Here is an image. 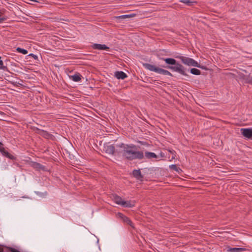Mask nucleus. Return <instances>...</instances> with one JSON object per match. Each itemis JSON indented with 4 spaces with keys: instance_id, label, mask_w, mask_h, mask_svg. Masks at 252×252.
Masks as SVG:
<instances>
[{
    "instance_id": "obj_1",
    "label": "nucleus",
    "mask_w": 252,
    "mask_h": 252,
    "mask_svg": "<svg viewBox=\"0 0 252 252\" xmlns=\"http://www.w3.org/2000/svg\"><path fill=\"white\" fill-rule=\"evenodd\" d=\"M169 52L165 49L159 50L156 53V56L159 60L164 61L167 65H161L162 67L170 69L173 71H175L179 74L189 78V76L187 73V68L182 64L178 63L175 59L173 58H164L162 56L169 55Z\"/></svg>"
},
{
    "instance_id": "obj_2",
    "label": "nucleus",
    "mask_w": 252,
    "mask_h": 252,
    "mask_svg": "<svg viewBox=\"0 0 252 252\" xmlns=\"http://www.w3.org/2000/svg\"><path fill=\"white\" fill-rule=\"evenodd\" d=\"M117 152L125 159L128 160L142 159L144 157L143 152L138 150V147L133 144H125L121 143L120 148Z\"/></svg>"
},
{
    "instance_id": "obj_3",
    "label": "nucleus",
    "mask_w": 252,
    "mask_h": 252,
    "mask_svg": "<svg viewBox=\"0 0 252 252\" xmlns=\"http://www.w3.org/2000/svg\"><path fill=\"white\" fill-rule=\"evenodd\" d=\"M143 66L146 68L147 69H148L151 71H154L156 73L163 74L164 75H168L170 76H173V74L168 70L164 69L161 68H159L158 67H157L154 65L148 63H145L143 64Z\"/></svg>"
},
{
    "instance_id": "obj_4",
    "label": "nucleus",
    "mask_w": 252,
    "mask_h": 252,
    "mask_svg": "<svg viewBox=\"0 0 252 252\" xmlns=\"http://www.w3.org/2000/svg\"><path fill=\"white\" fill-rule=\"evenodd\" d=\"M175 58L180 59L182 61V63L185 65L189 66L197 67L202 69L205 68V67L202 66L196 61L192 58L182 56H175Z\"/></svg>"
},
{
    "instance_id": "obj_5",
    "label": "nucleus",
    "mask_w": 252,
    "mask_h": 252,
    "mask_svg": "<svg viewBox=\"0 0 252 252\" xmlns=\"http://www.w3.org/2000/svg\"><path fill=\"white\" fill-rule=\"evenodd\" d=\"M112 200L118 205H120L124 207L131 208L134 206V203H131L129 201H124L121 197L116 194H112Z\"/></svg>"
},
{
    "instance_id": "obj_6",
    "label": "nucleus",
    "mask_w": 252,
    "mask_h": 252,
    "mask_svg": "<svg viewBox=\"0 0 252 252\" xmlns=\"http://www.w3.org/2000/svg\"><path fill=\"white\" fill-rule=\"evenodd\" d=\"M119 148H120V144L117 145L115 147L112 144L107 143L104 144L103 150L108 154L119 157L120 155L117 152V150Z\"/></svg>"
},
{
    "instance_id": "obj_7",
    "label": "nucleus",
    "mask_w": 252,
    "mask_h": 252,
    "mask_svg": "<svg viewBox=\"0 0 252 252\" xmlns=\"http://www.w3.org/2000/svg\"><path fill=\"white\" fill-rule=\"evenodd\" d=\"M34 129L36 131V133L44 137L45 138L51 140H53L54 138V136L53 134L49 133L47 131L40 129L37 127L34 128Z\"/></svg>"
},
{
    "instance_id": "obj_8",
    "label": "nucleus",
    "mask_w": 252,
    "mask_h": 252,
    "mask_svg": "<svg viewBox=\"0 0 252 252\" xmlns=\"http://www.w3.org/2000/svg\"><path fill=\"white\" fill-rule=\"evenodd\" d=\"M241 132L245 138L252 140V127L242 128L241 129Z\"/></svg>"
},
{
    "instance_id": "obj_9",
    "label": "nucleus",
    "mask_w": 252,
    "mask_h": 252,
    "mask_svg": "<svg viewBox=\"0 0 252 252\" xmlns=\"http://www.w3.org/2000/svg\"><path fill=\"white\" fill-rule=\"evenodd\" d=\"M92 48L93 49H96V50H106L109 51V47L107 46L105 44H97L94 43L92 45Z\"/></svg>"
},
{
    "instance_id": "obj_10",
    "label": "nucleus",
    "mask_w": 252,
    "mask_h": 252,
    "mask_svg": "<svg viewBox=\"0 0 252 252\" xmlns=\"http://www.w3.org/2000/svg\"><path fill=\"white\" fill-rule=\"evenodd\" d=\"M133 176L140 181H143L144 176L142 175L140 169L134 170L132 171Z\"/></svg>"
},
{
    "instance_id": "obj_11",
    "label": "nucleus",
    "mask_w": 252,
    "mask_h": 252,
    "mask_svg": "<svg viewBox=\"0 0 252 252\" xmlns=\"http://www.w3.org/2000/svg\"><path fill=\"white\" fill-rule=\"evenodd\" d=\"M119 217L123 220V221L128 225H130L132 227L134 228L133 223L131 220L127 217L124 216L123 214L119 213L118 214Z\"/></svg>"
},
{
    "instance_id": "obj_12",
    "label": "nucleus",
    "mask_w": 252,
    "mask_h": 252,
    "mask_svg": "<svg viewBox=\"0 0 252 252\" xmlns=\"http://www.w3.org/2000/svg\"><path fill=\"white\" fill-rule=\"evenodd\" d=\"M114 76L118 79L124 80L127 77V75L126 73L122 71H117L115 72Z\"/></svg>"
},
{
    "instance_id": "obj_13",
    "label": "nucleus",
    "mask_w": 252,
    "mask_h": 252,
    "mask_svg": "<svg viewBox=\"0 0 252 252\" xmlns=\"http://www.w3.org/2000/svg\"><path fill=\"white\" fill-rule=\"evenodd\" d=\"M0 152H1L3 156L7 157L10 159L13 160L15 159V158L6 151L3 147H0Z\"/></svg>"
},
{
    "instance_id": "obj_14",
    "label": "nucleus",
    "mask_w": 252,
    "mask_h": 252,
    "mask_svg": "<svg viewBox=\"0 0 252 252\" xmlns=\"http://www.w3.org/2000/svg\"><path fill=\"white\" fill-rule=\"evenodd\" d=\"M145 156L146 158L148 159H151L152 158H158V156L155 153L148 151L145 152Z\"/></svg>"
},
{
    "instance_id": "obj_15",
    "label": "nucleus",
    "mask_w": 252,
    "mask_h": 252,
    "mask_svg": "<svg viewBox=\"0 0 252 252\" xmlns=\"http://www.w3.org/2000/svg\"><path fill=\"white\" fill-rule=\"evenodd\" d=\"M246 251V249L243 248H230L227 251L228 252H242Z\"/></svg>"
},
{
    "instance_id": "obj_16",
    "label": "nucleus",
    "mask_w": 252,
    "mask_h": 252,
    "mask_svg": "<svg viewBox=\"0 0 252 252\" xmlns=\"http://www.w3.org/2000/svg\"><path fill=\"white\" fill-rule=\"evenodd\" d=\"M70 77L73 81L79 82L81 80L82 76L79 73H76L73 75L70 76Z\"/></svg>"
},
{
    "instance_id": "obj_17",
    "label": "nucleus",
    "mask_w": 252,
    "mask_h": 252,
    "mask_svg": "<svg viewBox=\"0 0 252 252\" xmlns=\"http://www.w3.org/2000/svg\"><path fill=\"white\" fill-rule=\"evenodd\" d=\"M134 15L129 14V15H123L118 16H115L114 18L116 19H121L124 20L126 18H130L134 16Z\"/></svg>"
},
{
    "instance_id": "obj_18",
    "label": "nucleus",
    "mask_w": 252,
    "mask_h": 252,
    "mask_svg": "<svg viewBox=\"0 0 252 252\" xmlns=\"http://www.w3.org/2000/svg\"><path fill=\"white\" fill-rule=\"evenodd\" d=\"M190 72L193 74L196 75H199L201 74V71L197 68H192L190 69Z\"/></svg>"
},
{
    "instance_id": "obj_19",
    "label": "nucleus",
    "mask_w": 252,
    "mask_h": 252,
    "mask_svg": "<svg viewBox=\"0 0 252 252\" xmlns=\"http://www.w3.org/2000/svg\"><path fill=\"white\" fill-rule=\"evenodd\" d=\"M180 2L186 4L187 5L191 6L193 5V3H196V2L195 1H191L190 0H181Z\"/></svg>"
},
{
    "instance_id": "obj_20",
    "label": "nucleus",
    "mask_w": 252,
    "mask_h": 252,
    "mask_svg": "<svg viewBox=\"0 0 252 252\" xmlns=\"http://www.w3.org/2000/svg\"><path fill=\"white\" fill-rule=\"evenodd\" d=\"M16 51L20 53H22V54L26 55L28 53V51L26 49L21 48L20 47H17L16 48Z\"/></svg>"
},
{
    "instance_id": "obj_21",
    "label": "nucleus",
    "mask_w": 252,
    "mask_h": 252,
    "mask_svg": "<svg viewBox=\"0 0 252 252\" xmlns=\"http://www.w3.org/2000/svg\"><path fill=\"white\" fill-rule=\"evenodd\" d=\"M33 166L34 168L39 169H42L43 168V166L42 164L37 162H34L33 163Z\"/></svg>"
},
{
    "instance_id": "obj_22",
    "label": "nucleus",
    "mask_w": 252,
    "mask_h": 252,
    "mask_svg": "<svg viewBox=\"0 0 252 252\" xmlns=\"http://www.w3.org/2000/svg\"><path fill=\"white\" fill-rule=\"evenodd\" d=\"M3 64V61L1 60V57H0V69H3L4 70H7V67L4 66Z\"/></svg>"
},
{
    "instance_id": "obj_23",
    "label": "nucleus",
    "mask_w": 252,
    "mask_h": 252,
    "mask_svg": "<svg viewBox=\"0 0 252 252\" xmlns=\"http://www.w3.org/2000/svg\"><path fill=\"white\" fill-rule=\"evenodd\" d=\"M170 168L171 169L174 170L176 171H178L179 169L180 170V169L179 167H178L177 166V165H175V164H172V165H171L170 166Z\"/></svg>"
},
{
    "instance_id": "obj_24",
    "label": "nucleus",
    "mask_w": 252,
    "mask_h": 252,
    "mask_svg": "<svg viewBox=\"0 0 252 252\" xmlns=\"http://www.w3.org/2000/svg\"><path fill=\"white\" fill-rule=\"evenodd\" d=\"M9 252H20L18 250L11 247L8 248Z\"/></svg>"
},
{
    "instance_id": "obj_25",
    "label": "nucleus",
    "mask_w": 252,
    "mask_h": 252,
    "mask_svg": "<svg viewBox=\"0 0 252 252\" xmlns=\"http://www.w3.org/2000/svg\"><path fill=\"white\" fill-rule=\"evenodd\" d=\"M7 17L6 16L0 17V24L2 23L4 21H6L7 19Z\"/></svg>"
},
{
    "instance_id": "obj_26",
    "label": "nucleus",
    "mask_w": 252,
    "mask_h": 252,
    "mask_svg": "<svg viewBox=\"0 0 252 252\" xmlns=\"http://www.w3.org/2000/svg\"><path fill=\"white\" fill-rule=\"evenodd\" d=\"M29 56H31V57H32L34 59H35V60H37V59H38V57H37V56H36V55H34V54H32V53L30 54L29 55Z\"/></svg>"
},
{
    "instance_id": "obj_27",
    "label": "nucleus",
    "mask_w": 252,
    "mask_h": 252,
    "mask_svg": "<svg viewBox=\"0 0 252 252\" xmlns=\"http://www.w3.org/2000/svg\"><path fill=\"white\" fill-rule=\"evenodd\" d=\"M169 152L173 155L172 156V158H175V151H174V150H169Z\"/></svg>"
},
{
    "instance_id": "obj_28",
    "label": "nucleus",
    "mask_w": 252,
    "mask_h": 252,
    "mask_svg": "<svg viewBox=\"0 0 252 252\" xmlns=\"http://www.w3.org/2000/svg\"><path fill=\"white\" fill-rule=\"evenodd\" d=\"M5 11V9H2L0 10V17H2V14L4 13V12Z\"/></svg>"
},
{
    "instance_id": "obj_29",
    "label": "nucleus",
    "mask_w": 252,
    "mask_h": 252,
    "mask_svg": "<svg viewBox=\"0 0 252 252\" xmlns=\"http://www.w3.org/2000/svg\"><path fill=\"white\" fill-rule=\"evenodd\" d=\"M7 249V251H5L3 248H0V252H9L8 248Z\"/></svg>"
},
{
    "instance_id": "obj_30",
    "label": "nucleus",
    "mask_w": 252,
    "mask_h": 252,
    "mask_svg": "<svg viewBox=\"0 0 252 252\" xmlns=\"http://www.w3.org/2000/svg\"><path fill=\"white\" fill-rule=\"evenodd\" d=\"M3 145L2 143L0 142V147H2L1 146Z\"/></svg>"
},
{
    "instance_id": "obj_31",
    "label": "nucleus",
    "mask_w": 252,
    "mask_h": 252,
    "mask_svg": "<svg viewBox=\"0 0 252 252\" xmlns=\"http://www.w3.org/2000/svg\"><path fill=\"white\" fill-rule=\"evenodd\" d=\"M11 83L13 85H15V83L14 82H11Z\"/></svg>"
},
{
    "instance_id": "obj_32",
    "label": "nucleus",
    "mask_w": 252,
    "mask_h": 252,
    "mask_svg": "<svg viewBox=\"0 0 252 252\" xmlns=\"http://www.w3.org/2000/svg\"><path fill=\"white\" fill-rule=\"evenodd\" d=\"M248 82L250 83L251 82V80H250L248 81Z\"/></svg>"
}]
</instances>
